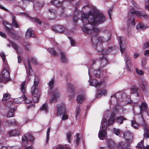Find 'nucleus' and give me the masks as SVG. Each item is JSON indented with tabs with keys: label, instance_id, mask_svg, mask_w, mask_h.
Instances as JSON below:
<instances>
[{
	"label": "nucleus",
	"instance_id": "1",
	"mask_svg": "<svg viewBox=\"0 0 149 149\" xmlns=\"http://www.w3.org/2000/svg\"><path fill=\"white\" fill-rule=\"evenodd\" d=\"M81 20L83 23L90 24L92 26L91 30L85 25L82 26V29L84 32L92 36V43L96 45L98 42H101L103 41L101 38L99 39L97 36H92L97 34L100 31L97 25L105 21V16L102 13H98L93 15L84 14L82 17Z\"/></svg>",
	"mask_w": 149,
	"mask_h": 149
},
{
	"label": "nucleus",
	"instance_id": "2",
	"mask_svg": "<svg viewBox=\"0 0 149 149\" xmlns=\"http://www.w3.org/2000/svg\"><path fill=\"white\" fill-rule=\"evenodd\" d=\"M118 38L120 52L122 55L125 56L124 59L126 63V69L128 71L131 72L133 70L131 64L130 58L129 57L128 53L126 51V42L123 38L119 36Z\"/></svg>",
	"mask_w": 149,
	"mask_h": 149
},
{
	"label": "nucleus",
	"instance_id": "3",
	"mask_svg": "<svg viewBox=\"0 0 149 149\" xmlns=\"http://www.w3.org/2000/svg\"><path fill=\"white\" fill-rule=\"evenodd\" d=\"M135 15L137 16L138 17H143L146 19H147L148 18V16L145 13L135 11L133 9H130L129 11L128 19L127 22V25L128 26H131L135 25V21H134Z\"/></svg>",
	"mask_w": 149,
	"mask_h": 149
},
{
	"label": "nucleus",
	"instance_id": "4",
	"mask_svg": "<svg viewBox=\"0 0 149 149\" xmlns=\"http://www.w3.org/2000/svg\"><path fill=\"white\" fill-rule=\"evenodd\" d=\"M107 61V58L104 57L100 60L96 59L93 61L92 63L93 66L95 64L96 65L99 66L100 67L97 69V71L95 70L93 72V74L94 76L98 77H100L101 75V72L100 70L105 66Z\"/></svg>",
	"mask_w": 149,
	"mask_h": 149
},
{
	"label": "nucleus",
	"instance_id": "5",
	"mask_svg": "<svg viewBox=\"0 0 149 149\" xmlns=\"http://www.w3.org/2000/svg\"><path fill=\"white\" fill-rule=\"evenodd\" d=\"M38 82L37 78L35 77L34 85L31 88V92L33 97L32 101L37 102L39 100V93L38 89L37 88L38 86Z\"/></svg>",
	"mask_w": 149,
	"mask_h": 149
},
{
	"label": "nucleus",
	"instance_id": "6",
	"mask_svg": "<svg viewBox=\"0 0 149 149\" xmlns=\"http://www.w3.org/2000/svg\"><path fill=\"white\" fill-rule=\"evenodd\" d=\"M106 120L104 119L102 121V127H100V129L98 133V136L99 139L101 140L103 138L105 137L107 134L106 131L107 128V123L106 122Z\"/></svg>",
	"mask_w": 149,
	"mask_h": 149
},
{
	"label": "nucleus",
	"instance_id": "7",
	"mask_svg": "<svg viewBox=\"0 0 149 149\" xmlns=\"http://www.w3.org/2000/svg\"><path fill=\"white\" fill-rule=\"evenodd\" d=\"M25 83L26 81H25L22 84L21 86L20 90L21 92L23 94L24 96L23 97H20L17 98V99L18 100L19 99H21L22 100H23L24 101V103H25L29 104L31 103L32 102V101L28 99L26 97L24 94L26 92V88Z\"/></svg>",
	"mask_w": 149,
	"mask_h": 149
},
{
	"label": "nucleus",
	"instance_id": "8",
	"mask_svg": "<svg viewBox=\"0 0 149 149\" xmlns=\"http://www.w3.org/2000/svg\"><path fill=\"white\" fill-rule=\"evenodd\" d=\"M60 97V93L57 88H55L49 100V103H52L57 101Z\"/></svg>",
	"mask_w": 149,
	"mask_h": 149
},
{
	"label": "nucleus",
	"instance_id": "9",
	"mask_svg": "<svg viewBox=\"0 0 149 149\" xmlns=\"http://www.w3.org/2000/svg\"><path fill=\"white\" fill-rule=\"evenodd\" d=\"M33 140V137L30 134L27 135V136H24L22 137V144L23 146H26L28 144H31Z\"/></svg>",
	"mask_w": 149,
	"mask_h": 149
},
{
	"label": "nucleus",
	"instance_id": "10",
	"mask_svg": "<svg viewBox=\"0 0 149 149\" xmlns=\"http://www.w3.org/2000/svg\"><path fill=\"white\" fill-rule=\"evenodd\" d=\"M141 82L140 86L141 88L144 93L145 94H147L149 92V85L147 84V83L142 77H141Z\"/></svg>",
	"mask_w": 149,
	"mask_h": 149
},
{
	"label": "nucleus",
	"instance_id": "11",
	"mask_svg": "<svg viewBox=\"0 0 149 149\" xmlns=\"http://www.w3.org/2000/svg\"><path fill=\"white\" fill-rule=\"evenodd\" d=\"M3 24L6 26L4 27V29L6 31L11 37H15L17 35V33L15 31H12V29L7 26V25H10L6 21H3Z\"/></svg>",
	"mask_w": 149,
	"mask_h": 149
},
{
	"label": "nucleus",
	"instance_id": "12",
	"mask_svg": "<svg viewBox=\"0 0 149 149\" xmlns=\"http://www.w3.org/2000/svg\"><path fill=\"white\" fill-rule=\"evenodd\" d=\"M54 31L55 32L63 33L64 34H68L69 32H67V29L61 25H56L53 28Z\"/></svg>",
	"mask_w": 149,
	"mask_h": 149
},
{
	"label": "nucleus",
	"instance_id": "13",
	"mask_svg": "<svg viewBox=\"0 0 149 149\" xmlns=\"http://www.w3.org/2000/svg\"><path fill=\"white\" fill-rule=\"evenodd\" d=\"M4 65L5 67L2 71L1 75L0 76V79L2 80H8L10 76L9 72L6 68H7L8 65L6 64Z\"/></svg>",
	"mask_w": 149,
	"mask_h": 149
},
{
	"label": "nucleus",
	"instance_id": "14",
	"mask_svg": "<svg viewBox=\"0 0 149 149\" xmlns=\"http://www.w3.org/2000/svg\"><path fill=\"white\" fill-rule=\"evenodd\" d=\"M57 113L58 115L61 116V115L65 113V109L64 104L62 103L60 104H58L56 106Z\"/></svg>",
	"mask_w": 149,
	"mask_h": 149
},
{
	"label": "nucleus",
	"instance_id": "15",
	"mask_svg": "<svg viewBox=\"0 0 149 149\" xmlns=\"http://www.w3.org/2000/svg\"><path fill=\"white\" fill-rule=\"evenodd\" d=\"M90 81V84L91 86H100L101 88H104L105 85V83L104 81H102L98 83L97 80L94 79Z\"/></svg>",
	"mask_w": 149,
	"mask_h": 149
},
{
	"label": "nucleus",
	"instance_id": "16",
	"mask_svg": "<svg viewBox=\"0 0 149 149\" xmlns=\"http://www.w3.org/2000/svg\"><path fill=\"white\" fill-rule=\"evenodd\" d=\"M139 107L140 109V113H141V112L142 111H145L146 112V113L147 115L148 116H149V113L147 110V104H145L144 102H142L141 105L139 106Z\"/></svg>",
	"mask_w": 149,
	"mask_h": 149
},
{
	"label": "nucleus",
	"instance_id": "17",
	"mask_svg": "<svg viewBox=\"0 0 149 149\" xmlns=\"http://www.w3.org/2000/svg\"><path fill=\"white\" fill-rule=\"evenodd\" d=\"M124 136L127 142L131 141L132 139V135L129 132L127 131L125 132L124 133Z\"/></svg>",
	"mask_w": 149,
	"mask_h": 149
},
{
	"label": "nucleus",
	"instance_id": "18",
	"mask_svg": "<svg viewBox=\"0 0 149 149\" xmlns=\"http://www.w3.org/2000/svg\"><path fill=\"white\" fill-rule=\"evenodd\" d=\"M77 92L75 89L70 88L69 89V91L68 92V95L72 97L77 94Z\"/></svg>",
	"mask_w": 149,
	"mask_h": 149
},
{
	"label": "nucleus",
	"instance_id": "19",
	"mask_svg": "<svg viewBox=\"0 0 149 149\" xmlns=\"http://www.w3.org/2000/svg\"><path fill=\"white\" fill-rule=\"evenodd\" d=\"M60 53L61 56L60 59L61 61L63 63L67 62L68 60L66 57V55L62 51H60Z\"/></svg>",
	"mask_w": 149,
	"mask_h": 149
},
{
	"label": "nucleus",
	"instance_id": "20",
	"mask_svg": "<svg viewBox=\"0 0 149 149\" xmlns=\"http://www.w3.org/2000/svg\"><path fill=\"white\" fill-rule=\"evenodd\" d=\"M105 116H104V118L102 119V120L104 119H105L106 120V122L107 123V126L108 125L111 124L113 123L115 120V117L114 116H111L110 118H109L108 120V122H107V119L105 118Z\"/></svg>",
	"mask_w": 149,
	"mask_h": 149
},
{
	"label": "nucleus",
	"instance_id": "21",
	"mask_svg": "<svg viewBox=\"0 0 149 149\" xmlns=\"http://www.w3.org/2000/svg\"><path fill=\"white\" fill-rule=\"evenodd\" d=\"M33 31L31 29L29 28L26 33L25 37L26 39L29 38L30 37L32 36V33Z\"/></svg>",
	"mask_w": 149,
	"mask_h": 149
},
{
	"label": "nucleus",
	"instance_id": "22",
	"mask_svg": "<svg viewBox=\"0 0 149 149\" xmlns=\"http://www.w3.org/2000/svg\"><path fill=\"white\" fill-rule=\"evenodd\" d=\"M147 28V26L141 24H139L136 26V29L139 30L145 29Z\"/></svg>",
	"mask_w": 149,
	"mask_h": 149
},
{
	"label": "nucleus",
	"instance_id": "23",
	"mask_svg": "<svg viewBox=\"0 0 149 149\" xmlns=\"http://www.w3.org/2000/svg\"><path fill=\"white\" fill-rule=\"evenodd\" d=\"M47 50L50 53L52 54V55H54V56H58V54L54 51L53 48H48L47 49Z\"/></svg>",
	"mask_w": 149,
	"mask_h": 149
},
{
	"label": "nucleus",
	"instance_id": "24",
	"mask_svg": "<svg viewBox=\"0 0 149 149\" xmlns=\"http://www.w3.org/2000/svg\"><path fill=\"white\" fill-rule=\"evenodd\" d=\"M8 134L10 136H13L19 134V131L17 130H14L9 132Z\"/></svg>",
	"mask_w": 149,
	"mask_h": 149
},
{
	"label": "nucleus",
	"instance_id": "25",
	"mask_svg": "<svg viewBox=\"0 0 149 149\" xmlns=\"http://www.w3.org/2000/svg\"><path fill=\"white\" fill-rule=\"evenodd\" d=\"M12 18V25L16 28H18L19 27V25L15 19V16H13Z\"/></svg>",
	"mask_w": 149,
	"mask_h": 149
},
{
	"label": "nucleus",
	"instance_id": "26",
	"mask_svg": "<svg viewBox=\"0 0 149 149\" xmlns=\"http://www.w3.org/2000/svg\"><path fill=\"white\" fill-rule=\"evenodd\" d=\"M85 98L84 95H79L77 99V103H81Z\"/></svg>",
	"mask_w": 149,
	"mask_h": 149
},
{
	"label": "nucleus",
	"instance_id": "27",
	"mask_svg": "<svg viewBox=\"0 0 149 149\" xmlns=\"http://www.w3.org/2000/svg\"><path fill=\"white\" fill-rule=\"evenodd\" d=\"M51 3L56 6H61L62 5V3L58 1V0H53Z\"/></svg>",
	"mask_w": 149,
	"mask_h": 149
},
{
	"label": "nucleus",
	"instance_id": "28",
	"mask_svg": "<svg viewBox=\"0 0 149 149\" xmlns=\"http://www.w3.org/2000/svg\"><path fill=\"white\" fill-rule=\"evenodd\" d=\"M126 119L124 118L123 116H121L120 117H118L116 119V121L120 123V124H122L123 123V120H126Z\"/></svg>",
	"mask_w": 149,
	"mask_h": 149
},
{
	"label": "nucleus",
	"instance_id": "29",
	"mask_svg": "<svg viewBox=\"0 0 149 149\" xmlns=\"http://www.w3.org/2000/svg\"><path fill=\"white\" fill-rule=\"evenodd\" d=\"M107 93L106 90H102L101 91L97 94L96 97L97 98H99L102 95H105Z\"/></svg>",
	"mask_w": 149,
	"mask_h": 149
},
{
	"label": "nucleus",
	"instance_id": "30",
	"mask_svg": "<svg viewBox=\"0 0 149 149\" xmlns=\"http://www.w3.org/2000/svg\"><path fill=\"white\" fill-rule=\"evenodd\" d=\"M47 104H44L42 107H40L41 111L44 110L47 113L48 110Z\"/></svg>",
	"mask_w": 149,
	"mask_h": 149
},
{
	"label": "nucleus",
	"instance_id": "31",
	"mask_svg": "<svg viewBox=\"0 0 149 149\" xmlns=\"http://www.w3.org/2000/svg\"><path fill=\"white\" fill-rule=\"evenodd\" d=\"M10 98V95L8 93H6L3 95L2 100H9Z\"/></svg>",
	"mask_w": 149,
	"mask_h": 149
},
{
	"label": "nucleus",
	"instance_id": "32",
	"mask_svg": "<svg viewBox=\"0 0 149 149\" xmlns=\"http://www.w3.org/2000/svg\"><path fill=\"white\" fill-rule=\"evenodd\" d=\"M56 149H70V147L67 145H60L58 146Z\"/></svg>",
	"mask_w": 149,
	"mask_h": 149
},
{
	"label": "nucleus",
	"instance_id": "33",
	"mask_svg": "<svg viewBox=\"0 0 149 149\" xmlns=\"http://www.w3.org/2000/svg\"><path fill=\"white\" fill-rule=\"evenodd\" d=\"M54 84V81L53 79H52L48 83V86L50 90H52Z\"/></svg>",
	"mask_w": 149,
	"mask_h": 149
},
{
	"label": "nucleus",
	"instance_id": "34",
	"mask_svg": "<svg viewBox=\"0 0 149 149\" xmlns=\"http://www.w3.org/2000/svg\"><path fill=\"white\" fill-rule=\"evenodd\" d=\"M13 47L17 52L19 53L22 52V49L20 47H19L18 46L15 44L13 45Z\"/></svg>",
	"mask_w": 149,
	"mask_h": 149
},
{
	"label": "nucleus",
	"instance_id": "35",
	"mask_svg": "<svg viewBox=\"0 0 149 149\" xmlns=\"http://www.w3.org/2000/svg\"><path fill=\"white\" fill-rule=\"evenodd\" d=\"M14 111V109L10 110L7 114V117H13Z\"/></svg>",
	"mask_w": 149,
	"mask_h": 149
},
{
	"label": "nucleus",
	"instance_id": "36",
	"mask_svg": "<svg viewBox=\"0 0 149 149\" xmlns=\"http://www.w3.org/2000/svg\"><path fill=\"white\" fill-rule=\"evenodd\" d=\"M131 124L132 126L135 129H136L139 126L138 124L134 120L131 121Z\"/></svg>",
	"mask_w": 149,
	"mask_h": 149
},
{
	"label": "nucleus",
	"instance_id": "37",
	"mask_svg": "<svg viewBox=\"0 0 149 149\" xmlns=\"http://www.w3.org/2000/svg\"><path fill=\"white\" fill-rule=\"evenodd\" d=\"M143 143V141H142L140 142L139 143L137 146V147L139 149H143L144 146Z\"/></svg>",
	"mask_w": 149,
	"mask_h": 149
},
{
	"label": "nucleus",
	"instance_id": "38",
	"mask_svg": "<svg viewBox=\"0 0 149 149\" xmlns=\"http://www.w3.org/2000/svg\"><path fill=\"white\" fill-rule=\"evenodd\" d=\"M124 146L125 145H123V143L122 142H120L118 146V148L119 149H130L128 148L124 149Z\"/></svg>",
	"mask_w": 149,
	"mask_h": 149
},
{
	"label": "nucleus",
	"instance_id": "39",
	"mask_svg": "<svg viewBox=\"0 0 149 149\" xmlns=\"http://www.w3.org/2000/svg\"><path fill=\"white\" fill-rule=\"evenodd\" d=\"M0 56L2 58L3 62L4 63H6V56L4 54L3 52H1L0 54Z\"/></svg>",
	"mask_w": 149,
	"mask_h": 149
},
{
	"label": "nucleus",
	"instance_id": "40",
	"mask_svg": "<svg viewBox=\"0 0 149 149\" xmlns=\"http://www.w3.org/2000/svg\"><path fill=\"white\" fill-rule=\"evenodd\" d=\"M50 130V128H49L47 130V139H46V142H47L49 141V132Z\"/></svg>",
	"mask_w": 149,
	"mask_h": 149
},
{
	"label": "nucleus",
	"instance_id": "41",
	"mask_svg": "<svg viewBox=\"0 0 149 149\" xmlns=\"http://www.w3.org/2000/svg\"><path fill=\"white\" fill-rule=\"evenodd\" d=\"M146 9L149 11V0H145Z\"/></svg>",
	"mask_w": 149,
	"mask_h": 149
},
{
	"label": "nucleus",
	"instance_id": "42",
	"mask_svg": "<svg viewBox=\"0 0 149 149\" xmlns=\"http://www.w3.org/2000/svg\"><path fill=\"white\" fill-rule=\"evenodd\" d=\"M79 134L78 133H77L75 135V136L77 137V139L76 140V143L78 144L79 143L80 140V138L79 137Z\"/></svg>",
	"mask_w": 149,
	"mask_h": 149
},
{
	"label": "nucleus",
	"instance_id": "43",
	"mask_svg": "<svg viewBox=\"0 0 149 149\" xmlns=\"http://www.w3.org/2000/svg\"><path fill=\"white\" fill-rule=\"evenodd\" d=\"M136 72L139 75H143L144 74V72L142 70H139L137 68H136Z\"/></svg>",
	"mask_w": 149,
	"mask_h": 149
},
{
	"label": "nucleus",
	"instance_id": "44",
	"mask_svg": "<svg viewBox=\"0 0 149 149\" xmlns=\"http://www.w3.org/2000/svg\"><path fill=\"white\" fill-rule=\"evenodd\" d=\"M67 137L68 139V142L69 143H70V138L71 136V133L70 132H69L67 134Z\"/></svg>",
	"mask_w": 149,
	"mask_h": 149
},
{
	"label": "nucleus",
	"instance_id": "45",
	"mask_svg": "<svg viewBox=\"0 0 149 149\" xmlns=\"http://www.w3.org/2000/svg\"><path fill=\"white\" fill-rule=\"evenodd\" d=\"M131 89L133 91L134 93H135L137 92V91L139 89V88L135 86H132L131 87Z\"/></svg>",
	"mask_w": 149,
	"mask_h": 149
},
{
	"label": "nucleus",
	"instance_id": "46",
	"mask_svg": "<svg viewBox=\"0 0 149 149\" xmlns=\"http://www.w3.org/2000/svg\"><path fill=\"white\" fill-rule=\"evenodd\" d=\"M143 49L149 48V42H146L144 43L143 45Z\"/></svg>",
	"mask_w": 149,
	"mask_h": 149
},
{
	"label": "nucleus",
	"instance_id": "47",
	"mask_svg": "<svg viewBox=\"0 0 149 149\" xmlns=\"http://www.w3.org/2000/svg\"><path fill=\"white\" fill-rule=\"evenodd\" d=\"M32 20L34 22H36L38 24H41V22L40 20L36 18H32Z\"/></svg>",
	"mask_w": 149,
	"mask_h": 149
},
{
	"label": "nucleus",
	"instance_id": "48",
	"mask_svg": "<svg viewBox=\"0 0 149 149\" xmlns=\"http://www.w3.org/2000/svg\"><path fill=\"white\" fill-rule=\"evenodd\" d=\"M28 68H29V74H28V76H29L30 75V73L31 72V71H32V69H31V65L30 64V62L29 60L28 61Z\"/></svg>",
	"mask_w": 149,
	"mask_h": 149
},
{
	"label": "nucleus",
	"instance_id": "49",
	"mask_svg": "<svg viewBox=\"0 0 149 149\" xmlns=\"http://www.w3.org/2000/svg\"><path fill=\"white\" fill-rule=\"evenodd\" d=\"M80 112V108L78 106L76 107V113H75V116L77 117V115L79 114Z\"/></svg>",
	"mask_w": 149,
	"mask_h": 149
},
{
	"label": "nucleus",
	"instance_id": "50",
	"mask_svg": "<svg viewBox=\"0 0 149 149\" xmlns=\"http://www.w3.org/2000/svg\"><path fill=\"white\" fill-rule=\"evenodd\" d=\"M68 38L70 40L71 45L74 46L75 45V42L74 40L70 37H68Z\"/></svg>",
	"mask_w": 149,
	"mask_h": 149
},
{
	"label": "nucleus",
	"instance_id": "51",
	"mask_svg": "<svg viewBox=\"0 0 149 149\" xmlns=\"http://www.w3.org/2000/svg\"><path fill=\"white\" fill-rule=\"evenodd\" d=\"M113 132L114 133L117 135H118L120 133L119 130L118 129L114 128Z\"/></svg>",
	"mask_w": 149,
	"mask_h": 149
},
{
	"label": "nucleus",
	"instance_id": "52",
	"mask_svg": "<svg viewBox=\"0 0 149 149\" xmlns=\"http://www.w3.org/2000/svg\"><path fill=\"white\" fill-rule=\"evenodd\" d=\"M49 13L51 14H52L54 16L55 15V13H56V11L52 9H49Z\"/></svg>",
	"mask_w": 149,
	"mask_h": 149
},
{
	"label": "nucleus",
	"instance_id": "53",
	"mask_svg": "<svg viewBox=\"0 0 149 149\" xmlns=\"http://www.w3.org/2000/svg\"><path fill=\"white\" fill-rule=\"evenodd\" d=\"M0 36L4 38H6V34L1 31H0Z\"/></svg>",
	"mask_w": 149,
	"mask_h": 149
},
{
	"label": "nucleus",
	"instance_id": "54",
	"mask_svg": "<svg viewBox=\"0 0 149 149\" xmlns=\"http://www.w3.org/2000/svg\"><path fill=\"white\" fill-rule=\"evenodd\" d=\"M31 45L29 44H27L25 46V48L27 50H30L31 49Z\"/></svg>",
	"mask_w": 149,
	"mask_h": 149
},
{
	"label": "nucleus",
	"instance_id": "55",
	"mask_svg": "<svg viewBox=\"0 0 149 149\" xmlns=\"http://www.w3.org/2000/svg\"><path fill=\"white\" fill-rule=\"evenodd\" d=\"M31 61L34 64H37V63L36 59L35 58H32L31 59Z\"/></svg>",
	"mask_w": 149,
	"mask_h": 149
},
{
	"label": "nucleus",
	"instance_id": "56",
	"mask_svg": "<svg viewBox=\"0 0 149 149\" xmlns=\"http://www.w3.org/2000/svg\"><path fill=\"white\" fill-rule=\"evenodd\" d=\"M112 51V49L111 48H109L106 51L105 54H108L110 53Z\"/></svg>",
	"mask_w": 149,
	"mask_h": 149
},
{
	"label": "nucleus",
	"instance_id": "57",
	"mask_svg": "<svg viewBox=\"0 0 149 149\" xmlns=\"http://www.w3.org/2000/svg\"><path fill=\"white\" fill-rule=\"evenodd\" d=\"M68 117L67 115L66 114H63L62 117V119L63 120H65L67 119Z\"/></svg>",
	"mask_w": 149,
	"mask_h": 149
},
{
	"label": "nucleus",
	"instance_id": "58",
	"mask_svg": "<svg viewBox=\"0 0 149 149\" xmlns=\"http://www.w3.org/2000/svg\"><path fill=\"white\" fill-rule=\"evenodd\" d=\"M144 54L146 56H148L149 55V49L145 51L144 52Z\"/></svg>",
	"mask_w": 149,
	"mask_h": 149
},
{
	"label": "nucleus",
	"instance_id": "59",
	"mask_svg": "<svg viewBox=\"0 0 149 149\" xmlns=\"http://www.w3.org/2000/svg\"><path fill=\"white\" fill-rule=\"evenodd\" d=\"M17 58L18 60V62L19 63H21L22 62V60L21 59V57L19 56H17Z\"/></svg>",
	"mask_w": 149,
	"mask_h": 149
},
{
	"label": "nucleus",
	"instance_id": "60",
	"mask_svg": "<svg viewBox=\"0 0 149 149\" xmlns=\"http://www.w3.org/2000/svg\"><path fill=\"white\" fill-rule=\"evenodd\" d=\"M0 8L5 10H7L5 8L1 5H0Z\"/></svg>",
	"mask_w": 149,
	"mask_h": 149
},
{
	"label": "nucleus",
	"instance_id": "61",
	"mask_svg": "<svg viewBox=\"0 0 149 149\" xmlns=\"http://www.w3.org/2000/svg\"><path fill=\"white\" fill-rule=\"evenodd\" d=\"M111 9H109V10L108 11V13L109 14V15L110 16V18H111Z\"/></svg>",
	"mask_w": 149,
	"mask_h": 149
},
{
	"label": "nucleus",
	"instance_id": "62",
	"mask_svg": "<svg viewBox=\"0 0 149 149\" xmlns=\"http://www.w3.org/2000/svg\"><path fill=\"white\" fill-rule=\"evenodd\" d=\"M139 54L137 53H136L134 54V58H136L138 56Z\"/></svg>",
	"mask_w": 149,
	"mask_h": 149
},
{
	"label": "nucleus",
	"instance_id": "63",
	"mask_svg": "<svg viewBox=\"0 0 149 149\" xmlns=\"http://www.w3.org/2000/svg\"><path fill=\"white\" fill-rule=\"evenodd\" d=\"M73 19L74 22H76V21L78 19L77 17L76 16H74L73 18Z\"/></svg>",
	"mask_w": 149,
	"mask_h": 149
},
{
	"label": "nucleus",
	"instance_id": "64",
	"mask_svg": "<svg viewBox=\"0 0 149 149\" xmlns=\"http://www.w3.org/2000/svg\"><path fill=\"white\" fill-rule=\"evenodd\" d=\"M143 149H149V146L147 145L146 147L143 146Z\"/></svg>",
	"mask_w": 149,
	"mask_h": 149
}]
</instances>
